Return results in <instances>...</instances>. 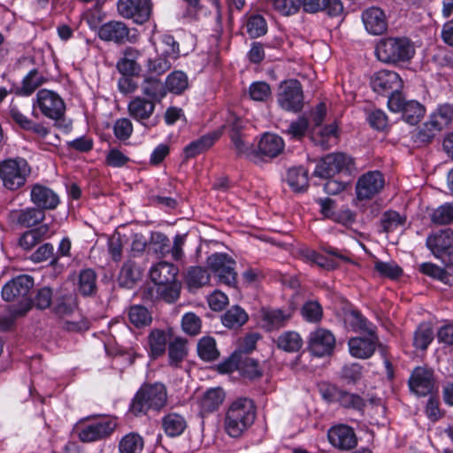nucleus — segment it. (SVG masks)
<instances>
[{"label":"nucleus","instance_id":"f03ea898","mask_svg":"<svg viewBox=\"0 0 453 453\" xmlns=\"http://www.w3.org/2000/svg\"><path fill=\"white\" fill-rule=\"evenodd\" d=\"M167 403V390L163 383L144 384L133 398L130 411L135 416L149 410L160 411Z\"/></svg>","mask_w":453,"mask_h":453},{"label":"nucleus","instance_id":"de8ad7c7","mask_svg":"<svg viewBox=\"0 0 453 453\" xmlns=\"http://www.w3.org/2000/svg\"><path fill=\"white\" fill-rule=\"evenodd\" d=\"M359 173L355 158L342 153V190L350 184Z\"/></svg>","mask_w":453,"mask_h":453},{"label":"nucleus","instance_id":"9b49d317","mask_svg":"<svg viewBox=\"0 0 453 453\" xmlns=\"http://www.w3.org/2000/svg\"><path fill=\"white\" fill-rule=\"evenodd\" d=\"M98 36L105 42H113L117 44L135 42L137 36L131 34L129 27L122 21L111 20L103 24L98 30Z\"/></svg>","mask_w":453,"mask_h":453},{"label":"nucleus","instance_id":"a878e982","mask_svg":"<svg viewBox=\"0 0 453 453\" xmlns=\"http://www.w3.org/2000/svg\"><path fill=\"white\" fill-rule=\"evenodd\" d=\"M285 147L283 139L274 134H265L260 139L257 149L258 153L270 158L280 155Z\"/></svg>","mask_w":453,"mask_h":453},{"label":"nucleus","instance_id":"79ce46f5","mask_svg":"<svg viewBox=\"0 0 453 453\" xmlns=\"http://www.w3.org/2000/svg\"><path fill=\"white\" fill-rule=\"evenodd\" d=\"M186 340L176 337L168 344L169 365L173 367L179 366L188 354Z\"/></svg>","mask_w":453,"mask_h":453},{"label":"nucleus","instance_id":"6e6552de","mask_svg":"<svg viewBox=\"0 0 453 453\" xmlns=\"http://www.w3.org/2000/svg\"><path fill=\"white\" fill-rule=\"evenodd\" d=\"M280 106L289 111H300L303 106V94L301 83L296 80H289L280 87L278 95Z\"/></svg>","mask_w":453,"mask_h":453},{"label":"nucleus","instance_id":"e2e57ef3","mask_svg":"<svg viewBox=\"0 0 453 453\" xmlns=\"http://www.w3.org/2000/svg\"><path fill=\"white\" fill-rule=\"evenodd\" d=\"M432 221L438 225H447L453 221V204L446 203L435 209L431 216Z\"/></svg>","mask_w":453,"mask_h":453},{"label":"nucleus","instance_id":"0e129e2a","mask_svg":"<svg viewBox=\"0 0 453 453\" xmlns=\"http://www.w3.org/2000/svg\"><path fill=\"white\" fill-rule=\"evenodd\" d=\"M374 269L381 276L388 277L390 279H396L403 273L402 268L393 261H376L374 265Z\"/></svg>","mask_w":453,"mask_h":453},{"label":"nucleus","instance_id":"603ef678","mask_svg":"<svg viewBox=\"0 0 453 453\" xmlns=\"http://www.w3.org/2000/svg\"><path fill=\"white\" fill-rule=\"evenodd\" d=\"M197 352L199 357L204 361L216 360L219 356V351L216 346V341L210 336L203 337L197 344Z\"/></svg>","mask_w":453,"mask_h":453},{"label":"nucleus","instance_id":"a18cd8bd","mask_svg":"<svg viewBox=\"0 0 453 453\" xmlns=\"http://www.w3.org/2000/svg\"><path fill=\"white\" fill-rule=\"evenodd\" d=\"M299 254L304 261L315 264L321 268L332 270L337 267V263L334 259L326 257L311 249H301Z\"/></svg>","mask_w":453,"mask_h":453},{"label":"nucleus","instance_id":"49530a36","mask_svg":"<svg viewBox=\"0 0 453 453\" xmlns=\"http://www.w3.org/2000/svg\"><path fill=\"white\" fill-rule=\"evenodd\" d=\"M248 320V314L238 305L227 310L222 316V323L228 328H238Z\"/></svg>","mask_w":453,"mask_h":453},{"label":"nucleus","instance_id":"423d86ee","mask_svg":"<svg viewBox=\"0 0 453 453\" xmlns=\"http://www.w3.org/2000/svg\"><path fill=\"white\" fill-rule=\"evenodd\" d=\"M452 242L453 231L450 228H445L429 235L426 239V246L444 265L449 266L453 265Z\"/></svg>","mask_w":453,"mask_h":453},{"label":"nucleus","instance_id":"7ed1b4c3","mask_svg":"<svg viewBox=\"0 0 453 453\" xmlns=\"http://www.w3.org/2000/svg\"><path fill=\"white\" fill-rule=\"evenodd\" d=\"M375 54L383 63L397 64L411 59L415 54V47L406 37H388L377 43Z\"/></svg>","mask_w":453,"mask_h":453},{"label":"nucleus","instance_id":"412c9836","mask_svg":"<svg viewBox=\"0 0 453 453\" xmlns=\"http://www.w3.org/2000/svg\"><path fill=\"white\" fill-rule=\"evenodd\" d=\"M181 285L180 281L170 284L157 285L144 290L142 298L147 300L162 299L166 303H174L180 293Z\"/></svg>","mask_w":453,"mask_h":453},{"label":"nucleus","instance_id":"72a5a7b5","mask_svg":"<svg viewBox=\"0 0 453 453\" xmlns=\"http://www.w3.org/2000/svg\"><path fill=\"white\" fill-rule=\"evenodd\" d=\"M440 134L439 130L428 119L411 134V139L418 146L427 145Z\"/></svg>","mask_w":453,"mask_h":453},{"label":"nucleus","instance_id":"f8f14e48","mask_svg":"<svg viewBox=\"0 0 453 453\" xmlns=\"http://www.w3.org/2000/svg\"><path fill=\"white\" fill-rule=\"evenodd\" d=\"M383 175L379 171H371L363 174L356 184V196L359 201L372 199L384 187Z\"/></svg>","mask_w":453,"mask_h":453},{"label":"nucleus","instance_id":"dca6fc26","mask_svg":"<svg viewBox=\"0 0 453 453\" xmlns=\"http://www.w3.org/2000/svg\"><path fill=\"white\" fill-rule=\"evenodd\" d=\"M117 427L115 419L108 418L89 424L79 432V438L83 442H92L108 437Z\"/></svg>","mask_w":453,"mask_h":453},{"label":"nucleus","instance_id":"c9c22d12","mask_svg":"<svg viewBox=\"0 0 453 453\" xmlns=\"http://www.w3.org/2000/svg\"><path fill=\"white\" fill-rule=\"evenodd\" d=\"M16 221L25 226L30 227L42 222L45 218L43 211L36 208H27L13 212Z\"/></svg>","mask_w":453,"mask_h":453},{"label":"nucleus","instance_id":"7c9ffc66","mask_svg":"<svg viewBox=\"0 0 453 453\" xmlns=\"http://www.w3.org/2000/svg\"><path fill=\"white\" fill-rule=\"evenodd\" d=\"M428 120L441 133L444 128L448 127L453 120V104H440L429 116Z\"/></svg>","mask_w":453,"mask_h":453},{"label":"nucleus","instance_id":"9d476101","mask_svg":"<svg viewBox=\"0 0 453 453\" xmlns=\"http://www.w3.org/2000/svg\"><path fill=\"white\" fill-rule=\"evenodd\" d=\"M38 106L41 112L47 118L58 120L65 111L63 99L52 90L41 89L37 92L34 107Z\"/></svg>","mask_w":453,"mask_h":453},{"label":"nucleus","instance_id":"338daca9","mask_svg":"<svg viewBox=\"0 0 453 453\" xmlns=\"http://www.w3.org/2000/svg\"><path fill=\"white\" fill-rule=\"evenodd\" d=\"M231 141L233 142L234 149L239 156H250L255 154L256 151L252 149L250 143L245 141L238 131L231 133Z\"/></svg>","mask_w":453,"mask_h":453},{"label":"nucleus","instance_id":"bf43d9fd","mask_svg":"<svg viewBox=\"0 0 453 453\" xmlns=\"http://www.w3.org/2000/svg\"><path fill=\"white\" fill-rule=\"evenodd\" d=\"M308 127V119L299 116L296 120L290 122L285 133L293 139L300 140L305 135Z\"/></svg>","mask_w":453,"mask_h":453},{"label":"nucleus","instance_id":"052dcab7","mask_svg":"<svg viewBox=\"0 0 453 453\" xmlns=\"http://www.w3.org/2000/svg\"><path fill=\"white\" fill-rule=\"evenodd\" d=\"M405 219L395 211H388L383 213L380 220L384 232H391L403 226Z\"/></svg>","mask_w":453,"mask_h":453},{"label":"nucleus","instance_id":"ea45409f","mask_svg":"<svg viewBox=\"0 0 453 453\" xmlns=\"http://www.w3.org/2000/svg\"><path fill=\"white\" fill-rule=\"evenodd\" d=\"M277 347L286 352H296L303 346L300 334L295 331L283 332L277 339Z\"/></svg>","mask_w":453,"mask_h":453},{"label":"nucleus","instance_id":"a19ab883","mask_svg":"<svg viewBox=\"0 0 453 453\" xmlns=\"http://www.w3.org/2000/svg\"><path fill=\"white\" fill-rule=\"evenodd\" d=\"M129 322L137 328L148 326L152 322L150 311L142 305H132L128 310Z\"/></svg>","mask_w":453,"mask_h":453},{"label":"nucleus","instance_id":"5fc2aeb1","mask_svg":"<svg viewBox=\"0 0 453 453\" xmlns=\"http://www.w3.org/2000/svg\"><path fill=\"white\" fill-rule=\"evenodd\" d=\"M425 107L418 101L411 100L402 110L403 119L411 125H416L425 114Z\"/></svg>","mask_w":453,"mask_h":453},{"label":"nucleus","instance_id":"bb28decb","mask_svg":"<svg viewBox=\"0 0 453 453\" xmlns=\"http://www.w3.org/2000/svg\"><path fill=\"white\" fill-rule=\"evenodd\" d=\"M340 173V155L330 153L317 164L313 174L322 179H331Z\"/></svg>","mask_w":453,"mask_h":453},{"label":"nucleus","instance_id":"c03bdc74","mask_svg":"<svg viewBox=\"0 0 453 453\" xmlns=\"http://www.w3.org/2000/svg\"><path fill=\"white\" fill-rule=\"evenodd\" d=\"M165 85L167 92L180 95L188 88V79L182 71H174L166 77Z\"/></svg>","mask_w":453,"mask_h":453},{"label":"nucleus","instance_id":"864d4df0","mask_svg":"<svg viewBox=\"0 0 453 453\" xmlns=\"http://www.w3.org/2000/svg\"><path fill=\"white\" fill-rule=\"evenodd\" d=\"M246 32L250 38H257L266 34L267 23L260 14L250 15L246 21Z\"/></svg>","mask_w":453,"mask_h":453},{"label":"nucleus","instance_id":"e433bc0d","mask_svg":"<svg viewBox=\"0 0 453 453\" xmlns=\"http://www.w3.org/2000/svg\"><path fill=\"white\" fill-rule=\"evenodd\" d=\"M162 426L170 437L180 435L187 427L186 419L178 413H169L163 418Z\"/></svg>","mask_w":453,"mask_h":453},{"label":"nucleus","instance_id":"5701e85b","mask_svg":"<svg viewBox=\"0 0 453 453\" xmlns=\"http://www.w3.org/2000/svg\"><path fill=\"white\" fill-rule=\"evenodd\" d=\"M178 273L179 269L173 264L161 261L151 267L150 276L157 286L178 281L176 280Z\"/></svg>","mask_w":453,"mask_h":453},{"label":"nucleus","instance_id":"69168bd1","mask_svg":"<svg viewBox=\"0 0 453 453\" xmlns=\"http://www.w3.org/2000/svg\"><path fill=\"white\" fill-rule=\"evenodd\" d=\"M275 11L284 16L295 14L301 7V0H271Z\"/></svg>","mask_w":453,"mask_h":453},{"label":"nucleus","instance_id":"13d9d810","mask_svg":"<svg viewBox=\"0 0 453 453\" xmlns=\"http://www.w3.org/2000/svg\"><path fill=\"white\" fill-rule=\"evenodd\" d=\"M301 313L303 319L311 323L319 322L323 316L322 307L317 301L306 302L301 309Z\"/></svg>","mask_w":453,"mask_h":453},{"label":"nucleus","instance_id":"2f4dec72","mask_svg":"<svg viewBox=\"0 0 453 453\" xmlns=\"http://www.w3.org/2000/svg\"><path fill=\"white\" fill-rule=\"evenodd\" d=\"M225 398L224 391L219 388L207 390L200 400V409L203 413H211L218 410Z\"/></svg>","mask_w":453,"mask_h":453},{"label":"nucleus","instance_id":"4468645a","mask_svg":"<svg viewBox=\"0 0 453 453\" xmlns=\"http://www.w3.org/2000/svg\"><path fill=\"white\" fill-rule=\"evenodd\" d=\"M434 386L433 371L423 366L416 367L409 379L411 392L418 396H426L433 392Z\"/></svg>","mask_w":453,"mask_h":453},{"label":"nucleus","instance_id":"09e8293b","mask_svg":"<svg viewBox=\"0 0 453 453\" xmlns=\"http://www.w3.org/2000/svg\"><path fill=\"white\" fill-rule=\"evenodd\" d=\"M77 310V299L73 295H65L58 297L53 307L54 313L61 318L70 316Z\"/></svg>","mask_w":453,"mask_h":453},{"label":"nucleus","instance_id":"2eb2a0df","mask_svg":"<svg viewBox=\"0 0 453 453\" xmlns=\"http://www.w3.org/2000/svg\"><path fill=\"white\" fill-rule=\"evenodd\" d=\"M342 317L345 326L353 332L372 334V330L376 328L357 310L354 309L348 301H343L342 299Z\"/></svg>","mask_w":453,"mask_h":453},{"label":"nucleus","instance_id":"4be33fe9","mask_svg":"<svg viewBox=\"0 0 453 453\" xmlns=\"http://www.w3.org/2000/svg\"><path fill=\"white\" fill-rule=\"evenodd\" d=\"M291 314L280 309L262 308L260 311V322L266 331L280 329L286 326Z\"/></svg>","mask_w":453,"mask_h":453},{"label":"nucleus","instance_id":"b1692460","mask_svg":"<svg viewBox=\"0 0 453 453\" xmlns=\"http://www.w3.org/2000/svg\"><path fill=\"white\" fill-rule=\"evenodd\" d=\"M154 101L142 96H135L129 102L127 111L133 119L142 123V121L149 119L153 114L156 107Z\"/></svg>","mask_w":453,"mask_h":453},{"label":"nucleus","instance_id":"4c0bfd02","mask_svg":"<svg viewBox=\"0 0 453 453\" xmlns=\"http://www.w3.org/2000/svg\"><path fill=\"white\" fill-rule=\"evenodd\" d=\"M141 278L139 267L134 262L127 261L120 270L119 282L124 288H132Z\"/></svg>","mask_w":453,"mask_h":453},{"label":"nucleus","instance_id":"c85d7f7f","mask_svg":"<svg viewBox=\"0 0 453 453\" xmlns=\"http://www.w3.org/2000/svg\"><path fill=\"white\" fill-rule=\"evenodd\" d=\"M311 139L316 144L321 146L324 150H327L331 146V142H337L338 139V124L334 120L333 123L320 127L319 130L314 129Z\"/></svg>","mask_w":453,"mask_h":453},{"label":"nucleus","instance_id":"a211bd4d","mask_svg":"<svg viewBox=\"0 0 453 453\" xmlns=\"http://www.w3.org/2000/svg\"><path fill=\"white\" fill-rule=\"evenodd\" d=\"M367 334L369 337H352L349 340V351L353 357L367 359L373 355L379 339L375 329L372 330V334Z\"/></svg>","mask_w":453,"mask_h":453},{"label":"nucleus","instance_id":"6e6d98bb","mask_svg":"<svg viewBox=\"0 0 453 453\" xmlns=\"http://www.w3.org/2000/svg\"><path fill=\"white\" fill-rule=\"evenodd\" d=\"M210 281L207 271L200 266H193L188 270L187 282L190 287L200 288Z\"/></svg>","mask_w":453,"mask_h":453},{"label":"nucleus","instance_id":"cd10ccee","mask_svg":"<svg viewBox=\"0 0 453 453\" xmlns=\"http://www.w3.org/2000/svg\"><path fill=\"white\" fill-rule=\"evenodd\" d=\"M142 93L146 99L159 103L167 94L165 85L159 80L151 76H145L141 83Z\"/></svg>","mask_w":453,"mask_h":453},{"label":"nucleus","instance_id":"8fccbe9b","mask_svg":"<svg viewBox=\"0 0 453 453\" xmlns=\"http://www.w3.org/2000/svg\"><path fill=\"white\" fill-rule=\"evenodd\" d=\"M144 441L142 436L136 433L126 434L119 443L120 453H141L143 449Z\"/></svg>","mask_w":453,"mask_h":453},{"label":"nucleus","instance_id":"37998d69","mask_svg":"<svg viewBox=\"0 0 453 453\" xmlns=\"http://www.w3.org/2000/svg\"><path fill=\"white\" fill-rule=\"evenodd\" d=\"M434 337L433 327L428 323H421L413 335V346L417 349L426 350Z\"/></svg>","mask_w":453,"mask_h":453},{"label":"nucleus","instance_id":"6ab92c4d","mask_svg":"<svg viewBox=\"0 0 453 453\" xmlns=\"http://www.w3.org/2000/svg\"><path fill=\"white\" fill-rule=\"evenodd\" d=\"M30 198L32 203L43 211L44 210L56 209L60 202L57 193L41 184H35L32 187Z\"/></svg>","mask_w":453,"mask_h":453},{"label":"nucleus","instance_id":"680f3d73","mask_svg":"<svg viewBox=\"0 0 453 453\" xmlns=\"http://www.w3.org/2000/svg\"><path fill=\"white\" fill-rule=\"evenodd\" d=\"M249 94L252 100L257 102H265L271 97L272 91L268 83L265 81H256L250 84Z\"/></svg>","mask_w":453,"mask_h":453},{"label":"nucleus","instance_id":"39448f33","mask_svg":"<svg viewBox=\"0 0 453 453\" xmlns=\"http://www.w3.org/2000/svg\"><path fill=\"white\" fill-rule=\"evenodd\" d=\"M30 167L21 157L0 162V178L4 186L10 190H17L25 185Z\"/></svg>","mask_w":453,"mask_h":453},{"label":"nucleus","instance_id":"774afa93","mask_svg":"<svg viewBox=\"0 0 453 453\" xmlns=\"http://www.w3.org/2000/svg\"><path fill=\"white\" fill-rule=\"evenodd\" d=\"M181 326L185 333L196 335L200 333L201 320L195 313L188 312L182 317Z\"/></svg>","mask_w":453,"mask_h":453},{"label":"nucleus","instance_id":"1a4fd4ad","mask_svg":"<svg viewBox=\"0 0 453 453\" xmlns=\"http://www.w3.org/2000/svg\"><path fill=\"white\" fill-rule=\"evenodd\" d=\"M117 10L122 18L142 25L150 18L152 3L151 0H119Z\"/></svg>","mask_w":453,"mask_h":453},{"label":"nucleus","instance_id":"58836bf2","mask_svg":"<svg viewBox=\"0 0 453 453\" xmlns=\"http://www.w3.org/2000/svg\"><path fill=\"white\" fill-rule=\"evenodd\" d=\"M218 137L215 134H210L190 142L184 148L185 157L190 158L203 152L213 145Z\"/></svg>","mask_w":453,"mask_h":453},{"label":"nucleus","instance_id":"f704fd0d","mask_svg":"<svg viewBox=\"0 0 453 453\" xmlns=\"http://www.w3.org/2000/svg\"><path fill=\"white\" fill-rule=\"evenodd\" d=\"M287 181L293 191L303 192L309 187L308 171L301 166L292 167L288 171Z\"/></svg>","mask_w":453,"mask_h":453},{"label":"nucleus","instance_id":"20e7f679","mask_svg":"<svg viewBox=\"0 0 453 453\" xmlns=\"http://www.w3.org/2000/svg\"><path fill=\"white\" fill-rule=\"evenodd\" d=\"M34 279L29 275H19L8 281L2 288V296L7 302H17L20 307L15 310L16 315H24L32 306L30 291Z\"/></svg>","mask_w":453,"mask_h":453},{"label":"nucleus","instance_id":"c756f323","mask_svg":"<svg viewBox=\"0 0 453 453\" xmlns=\"http://www.w3.org/2000/svg\"><path fill=\"white\" fill-rule=\"evenodd\" d=\"M339 0H303V11L308 13H315L325 11L328 16L335 17L340 13L338 5Z\"/></svg>","mask_w":453,"mask_h":453},{"label":"nucleus","instance_id":"0eeeda50","mask_svg":"<svg viewBox=\"0 0 453 453\" xmlns=\"http://www.w3.org/2000/svg\"><path fill=\"white\" fill-rule=\"evenodd\" d=\"M235 261L226 253H214L208 257L207 266L218 277L220 283L234 287L237 273L234 270Z\"/></svg>","mask_w":453,"mask_h":453},{"label":"nucleus","instance_id":"3c124183","mask_svg":"<svg viewBox=\"0 0 453 453\" xmlns=\"http://www.w3.org/2000/svg\"><path fill=\"white\" fill-rule=\"evenodd\" d=\"M45 81L44 77L36 69L31 70L23 79L22 86L18 94L30 96L37 88Z\"/></svg>","mask_w":453,"mask_h":453},{"label":"nucleus","instance_id":"473e14b6","mask_svg":"<svg viewBox=\"0 0 453 453\" xmlns=\"http://www.w3.org/2000/svg\"><path fill=\"white\" fill-rule=\"evenodd\" d=\"M77 288L84 296L95 295L97 289L96 272L89 268L81 270L79 273Z\"/></svg>","mask_w":453,"mask_h":453},{"label":"nucleus","instance_id":"4d7b16f0","mask_svg":"<svg viewBox=\"0 0 453 453\" xmlns=\"http://www.w3.org/2000/svg\"><path fill=\"white\" fill-rule=\"evenodd\" d=\"M418 270L425 275L439 280L445 284H449V274L448 272L433 263H422Z\"/></svg>","mask_w":453,"mask_h":453},{"label":"nucleus","instance_id":"ddd939ff","mask_svg":"<svg viewBox=\"0 0 453 453\" xmlns=\"http://www.w3.org/2000/svg\"><path fill=\"white\" fill-rule=\"evenodd\" d=\"M370 83L372 90L382 96H387L393 92H399L403 86L399 74L389 70H380L373 73Z\"/></svg>","mask_w":453,"mask_h":453},{"label":"nucleus","instance_id":"f257e3e1","mask_svg":"<svg viewBox=\"0 0 453 453\" xmlns=\"http://www.w3.org/2000/svg\"><path fill=\"white\" fill-rule=\"evenodd\" d=\"M256 417V410L252 400L239 398L228 408L225 418V430L234 438L240 437L250 427Z\"/></svg>","mask_w":453,"mask_h":453},{"label":"nucleus","instance_id":"aec40b11","mask_svg":"<svg viewBox=\"0 0 453 453\" xmlns=\"http://www.w3.org/2000/svg\"><path fill=\"white\" fill-rule=\"evenodd\" d=\"M362 20L366 31L373 35H382L388 29V21L384 12L378 7H371L362 13Z\"/></svg>","mask_w":453,"mask_h":453},{"label":"nucleus","instance_id":"393cba45","mask_svg":"<svg viewBox=\"0 0 453 453\" xmlns=\"http://www.w3.org/2000/svg\"><path fill=\"white\" fill-rule=\"evenodd\" d=\"M149 355L152 359L162 357L169 344V337L165 331L162 329H152L148 337Z\"/></svg>","mask_w":453,"mask_h":453},{"label":"nucleus","instance_id":"f3484780","mask_svg":"<svg viewBox=\"0 0 453 453\" xmlns=\"http://www.w3.org/2000/svg\"><path fill=\"white\" fill-rule=\"evenodd\" d=\"M334 337L330 331L318 328L311 332L309 337V350L312 355L323 357L331 353L334 346Z\"/></svg>","mask_w":453,"mask_h":453}]
</instances>
